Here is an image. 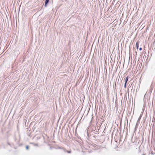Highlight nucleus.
Listing matches in <instances>:
<instances>
[{"mask_svg": "<svg viewBox=\"0 0 155 155\" xmlns=\"http://www.w3.org/2000/svg\"><path fill=\"white\" fill-rule=\"evenodd\" d=\"M126 84H127V83H125L124 85V87L125 88H126Z\"/></svg>", "mask_w": 155, "mask_h": 155, "instance_id": "6", "label": "nucleus"}, {"mask_svg": "<svg viewBox=\"0 0 155 155\" xmlns=\"http://www.w3.org/2000/svg\"><path fill=\"white\" fill-rule=\"evenodd\" d=\"M136 47L137 49H138L139 47V42L138 41H137L136 44Z\"/></svg>", "mask_w": 155, "mask_h": 155, "instance_id": "3", "label": "nucleus"}, {"mask_svg": "<svg viewBox=\"0 0 155 155\" xmlns=\"http://www.w3.org/2000/svg\"><path fill=\"white\" fill-rule=\"evenodd\" d=\"M142 48H139V50H140V51H141V50H142Z\"/></svg>", "mask_w": 155, "mask_h": 155, "instance_id": "8", "label": "nucleus"}, {"mask_svg": "<svg viewBox=\"0 0 155 155\" xmlns=\"http://www.w3.org/2000/svg\"><path fill=\"white\" fill-rule=\"evenodd\" d=\"M142 115H140V117L138 119V120L137 121V123H136V126H138V125H139V124H140V119L141 117L142 116Z\"/></svg>", "mask_w": 155, "mask_h": 155, "instance_id": "1", "label": "nucleus"}, {"mask_svg": "<svg viewBox=\"0 0 155 155\" xmlns=\"http://www.w3.org/2000/svg\"><path fill=\"white\" fill-rule=\"evenodd\" d=\"M26 149L28 150V146H26Z\"/></svg>", "mask_w": 155, "mask_h": 155, "instance_id": "7", "label": "nucleus"}, {"mask_svg": "<svg viewBox=\"0 0 155 155\" xmlns=\"http://www.w3.org/2000/svg\"><path fill=\"white\" fill-rule=\"evenodd\" d=\"M129 78L128 76H127L125 79V83H127Z\"/></svg>", "mask_w": 155, "mask_h": 155, "instance_id": "4", "label": "nucleus"}, {"mask_svg": "<svg viewBox=\"0 0 155 155\" xmlns=\"http://www.w3.org/2000/svg\"><path fill=\"white\" fill-rule=\"evenodd\" d=\"M49 0H46L45 1V4L44 6L46 7L47 6V4L49 2Z\"/></svg>", "mask_w": 155, "mask_h": 155, "instance_id": "2", "label": "nucleus"}, {"mask_svg": "<svg viewBox=\"0 0 155 155\" xmlns=\"http://www.w3.org/2000/svg\"><path fill=\"white\" fill-rule=\"evenodd\" d=\"M64 151L67 152L68 153H70L71 152V151H68V150H66L65 149H64Z\"/></svg>", "mask_w": 155, "mask_h": 155, "instance_id": "5", "label": "nucleus"}]
</instances>
